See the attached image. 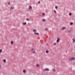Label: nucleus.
<instances>
[{
	"mask_svg": "<svg viewBox=\"0 0 75 75\" xmlns=\"http://www.w3.org/2000/svg\"><path fill=\"white\" fill-rule=\"evenodd\" d=\"M2 61L4 62V63L6 62V60L5 59H4L2 60Z\"/></svg>",
	"mask_w": 75,
	"mask_h": 75,
	"instance_id": "7",
	"label": "nucleus"
},
{
	"mask_svg": "<svg viewBox=\"0 0 75 75\" xmlns=\"http://www.w3.org/2000/svg\"><path fill=\"white\" fill-rule=\"evenodd\" d=\"M57 42H58L59 41H60V39L58 38H57Z\"/></svg>",
	"mask_w": 75,
	"mask_h": 75,
	"instance_id": "4",
	"label": "nucleus"
},
{
	"mask_svg": "<svg viewBox=\"0 0 75 75\" xmlns=\"http://www.w3.org/2000/svg\"><path fill=\"white\" fill-rule=\"evenodd\" d=\"M54 45H57V43L56 42L53 43Z\"/></svg>",
	"mask_w": 75,
	"mask_h": 75,
	"instance_id": "15",
	"label": "nucleus"
},
{
	"mask_svg": "<svg viewBox=\"0 0 75 75\" xmlns=\"http://www.w3.org/2000/svg\"><path fill=\"white\" fill-rule=\"evenodd\" d=\"M43 71H50V69L48 68L44 69H43Z\"/></svg>",
	"mask_w": 75,
	"mask_h": 75,
	"instance_id": "2",
	"label": "nucleus"
},
{
	"mask_svg": "<svg viewBox=\"0 0 75 75\" xmlns=\"http://www.w3.org/2000/svg\"><path fill=\"white\" fill-rule=\"evenodd\" d=\"M0 68H1V65L0 64Z\"/></svg>",
	"mask_w": 75,
	"mask_h": 75,
	"instance_id": "28",
	"label": "nucleus"
},
{
	"mask_svg": "<svg viewBox=\"0 0 75 75\" xmlns=\"http://www.w3.org/2000/svg\"><path fill=\"white\" fill-rule=\"evenodd\" d=\"M67 28L66 27H63L61 29V30H66Z\"/></svg>",
	"mask_w": 75,
	"mask_h": 75,
	"instance_id": "3",
	"label": "nucleus"
},
{
	"mask_svg": "<svg viewBox=\"0 0 75 75\" xmlns=\"http://www.w3.org/2000/svg\"><path fill=\"white\" fill-rule=\"evenodd\" d=\"M46 53H48L49 52V51H48V50L46 51Z\"/></svg>",
	"mask_w": 75,
	"mask_h": 75,
	"instance_id": "19",
	"label": "nucleus"
},
{
	"mask_svg": "<svg viewBox=\"0 0 75 75\" xmlns=\"http://www.w3.org/2000/svg\"><path fill=\"white\" fill-rule=\"evenodd\" d=\"M55 8L56 9H58V6H55Z\"/></svg>",
	"mask_w": 75,
	"mask_h": 75,
	"instance_id": "21",
	"label": "nucleus"
},
{
	"mask_svg": "<svg viewBox=\"0 0 75 75\" xmlns=\"http://www.w3.org/2000/svg\"><path fill=\"white\" fill-rule=\"evenodd\" d=\"M29 9H30V10H31L32 9V6H29V7H28Z\"/></svg>",
	"mask_w": 75,
	"mask_h": 75,
	"instance_id": "5",
	"label": "nucleus"
},
{
	"mask_svg": "<svg viewBox=\"0 0 75 75\" xmlns=\"http://www.w3.org/2000/svg\"><path fill=\"white\" fill-rule=\"evenodd\" d=\"M36 66L37 67H39L40 65L38 64H37L36 65Z\"/></svg>",
	"mask_w": 75,
	"mask_h": 75,
	"instance_id": "10",
	"label": "nucleus"
},
{
	"mask_svg": "<svg viewBox=\"0 0 75 75\" xmlns=\"http://www.w3.org/2000/svg\"><path fill=\"white\" fill-rule=\"evenodd\" d=\"M26 20H27L28 21H29V19L28 18H26Z\"/></svg>",
	"mask_w": 75,
	"mask_h": 75,
	"instance_id": "26",
	"label": "nucleus"
},
{
	"mask_svg": "<svg viewBox=\"0 0 75 75\" xmlns=\"http://www.w3.org/2000/svg\"><path fill=\"white\" fill-rule=\"evenodd\" d=\"M70 24L71 25H73V23L72 22L70 23Z\"/></svg>",
	"mask_w": 75,
	"mask_h": 75,
	"instance_id": "17",
	"label": "nucleus"
},
{
	"mask_svg": "<svg viewBox=\"0 0 75 75\" xmlns=\"http://www.w3.org/2000/svg\"><path fill=\"white\" fill-rule=\"evenodd\" d=\"M45 30L46 31H48V28H45Z\"/></svg>",
	"mask_w": 75,
	"mask_h": 75,
	"instance_id": "25",
	"label": "nucleus"
},
{
	"mask_svg": "<svg viewBox=\"0 0 75 75\" xmlns=\"http://www.w3.org/2000/svg\"><path fill=\"white\" fill-rule=\"evenodd\" d=\"M8 4H10V3H8Z\"/></svg>",
	"mask_w": 75,
	"mask_h": 75,
	"instance_id": "31",
	"label": "nucleus"
},
{
	"mask_svg": "<svg viewBox=\"0 0 75 75\" xmlns=\"http://www.w3.org/2000/svg\"><path fill=\"white\" fill-rule=\"evenodd\" d=\"M72 42L73 43H75V39H73L72 40Z\"/></svg>",
	"mask_w": 75,
	"mask_h": 75,
	"instance_id": "8",
	"label": "nucleus"
},
{
	"mask_svg": "<svg viewBox=\"0 0 75 75\" xmlns=\"http://www.w3.org/2000/svg\"><path fill=\"white\" fill-rule=\"evenodd\" d=\"M2 49H0V54H1V52H2Z\"/></svg>",
	"mask_w": 75,
	"mask_h": 75,
	"instance_id": "12",
	"label": "nucleus"
},
{
	"mask_svg": "<svg viewBox=\"0 0 75 75\" xmlns=\"http://www.w3.org/2000/svg\"><path fill=\"white\" fill-rule=\"evenodd\" d=\"M35 51H34L32 52V54H35Z\"/></svg>",
	"mask_w": 75,
	"mask_h": 75,
	"instance_id": "20",
	"label": "nucleus"
},
{
	"mask_svg": "<svg viewBox=\"0 0 75 75\" xmlns=\"http://www.w3.org/2000/svg\"><path fill=\"white\" fill-rule=\"evenodd\" d=\"M38 3L39 4H40V1H39L38 2Z\"/></svg>",
	"mask_w": 75,
	"mask_h": 75,
	"instance_id": "29",
	"label": "nucleus"
},
{
	"mask_svg": "<svg viewBox=\"0 0 75 75\" xmlns=\"http://www.w3.org/2000/svg\"><path fill=\"white\" fill-rule=\"evenodd\" d=\"M23 25H26V24H27V23L26 22L23 23Z\"/></svg>",
	"mask_w": 75,
	"mask_h": 75,
	"instance_id": "13",
	"label": "nucleus"
},
{
	"mask_svg": "<svg viewBox=\"0 0 75 75\" xmlns=\"http://www.w3.org/2000/svg\"><path fill=\"white\" fill-rule=\"evenodd\" d=\"M34 48L32 49H30V51H34Z\"/></svg>",
	"mask_w": 75,
	"mask_h": 75,
	"instance_id": "16",
	"label": "nucleus"
},
{
	"mask_svg": "<svg viewBox=\"0 0 75 75\" xmlns=\"http://www.w3.org/2000/svg\"><path fill=\"white\" fill-rule=\"evenodd\" d=\"M42 15L43 16H45V14L44 13H42Z\"/></svg>",
	"mask_w": 75,
	"mask_h": 75,
	"instance_id": "27",
	"label": "nucleus"
},
{
	"mask_svg": "<svg viewBox=\"0 0 75 75\" xmlns=\"http://www.w3.org/2000/svg\"><path fill=\"white\" fill-rule=\"evenodd\" d=\"M69 16H72V13H69Z\"/></svg>",
	"mask_w": 75,
	"mask_h": 75,
	"instance_id": "24",
	"label": "nucleus"
},
{
	"mask_svg": "<svg viewBox=\"0 0 75 75\" xmlns=\"http://www.w3.org/2000/svg\"><path fill=\"white\" fill-rule=\"evenodd\" d=\"M23 73H25V72H26V70H25V69H23Z\"/></svg>",
	"mask_w": 75,
	"mask_h": 75,
	"instance_id": "9",
	"label": "nucleus"
},
{
	"mask_svg": "<svg viewBox=\"0 0 75 75\" xmlns=\"http://www.w3.org/2000/svg\"><path fill=\"white\" fill-rule=\"evenodd\" d=\"M35 34H36V35H39V33H36L35 32Z\"/></svg>",
	"mask_w": 75,
	"mask_h": 75,
	"instance_id": "14",
	"label": "nucleus"
},
{
	"mask_svg": "<svg viewBox=\"0 0 75 75\" xmlns=\"http://www.w3.org/2000/svg\"><path fill=\"white\" fill-rule=\"evenodd\" d=\"M36 31H37V30H35V29H33V32H36Z\"/></svg>",
	"mask_w": 75,
	"mask_h": 75,
	"instance_id": "18",
	"label": "nucleus"
},
{
	"mask_svg": "<svg viewBox=\"0 0 75 75\" xmlns=\"http://www.w3.org/2000/svg\"><path fill=\"white\" fill-rule=\"evenodd\" d=\"M14 9V7L12 6L10 8V10H13Z\"/></svg>",
	"mask_w": 75,
	"mask_h": 75,
	"instance_id": "6",
	"label": "nucleus"
},
{
	"mask_svg": "<svg viewBox=\"0 0 75 75\" xmlns=\"http://www.w3.org/2000/svg\"><path fill=\"white\" fill-rule=\"evenodd\" d=\"M52 71L53 72H55V69H53Z\"/></svg>",
	"mask_w": 75,
	"mask_h": 75,
	"instance_id": "23",
	"label": "nucleus"
},
{
	"mask_svg": "<svg viewBox=\"0 0 75 75\" xmlns=\"http://www.w3.org/2000/svg\"><path fill=\"white\" fill-rule=\"evenodd\" d=\"M54 13H56V11H55V10H54Z\"/></svg>",
	"mask_w": 75,
	"mask_h": 75,
	"instance_id": "30",
	"label": "nucleus"
},
{
	"mask_svg": "<svg viewBox=\"0 0 75 75\" xmlns=\"http://www.w3.org/2000/svg\"><path fill=\"white\" fill-rule=\"evenodd\" d=\"M11 44H13V41H11Z\"/></svg>",
	"mask_w": 75,
	"mask_h": 75,
	"instance_id": "22",
	"label": "nucleus"
},
{
	"mask_svg": "<svg viewBox=\"0 0 75 75\" xmlns=\"http://www.w3.org/2000/svg\"><path fill=\"white\" fill-rule=\"evenodd\" d=\"M42 20L43 22H44L45 21V19H42Z\"/></svg>",
	"mask_w": 75,
	"mask_h": 75,
	"instance_id": "11",
	"label": "nucleus"
},
{
	"mask_svg": "<svg viewBox=\"0 0 75 75\" xmlns=\"http://www.w3.org/2000/svg\"><path fill=\"white\" fill-rule=\"evenodd\" d=\"M75 60V58L74 57H71L69 59V61H74Z\"/></svg>",
	"mask_w": 75,
	"mask_h": 75,
	"instance_id": "1",
	"label": "nucleus"
}]
</instances>
